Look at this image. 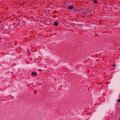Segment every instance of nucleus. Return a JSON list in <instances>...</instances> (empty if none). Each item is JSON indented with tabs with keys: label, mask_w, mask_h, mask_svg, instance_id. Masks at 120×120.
I'll return each instance as SVG.
<instances>
[{
	"label": "nucleus",
	"mask_w": 120,
	"mask_h": 120,
	"mask_svg": "<svg viewBox=\"0 0 120 120\" xmlns=\"http://www.w3.org/2000/svg\"><path fill=\"white\" fill-rule=\"evenodd\" d=\"M37 72H32L31 73V75H34L35 76H36L37 75Z\"/></svg>",
	"instance_id": "f257e3e1"
},
{
	"label": "nucleus",
	"mask_w": 120,
	"mask_h": 120,
	"mask_svg": "<svg viewBox=\"0 0 120 120\" xmlns=\"http://www.w3.org/2000/svg\"><path fill=\"white\" fill-rule=\"evenodd\" d=\"M54 25L55 26H58V23L56 22H54Z\"/></svg>",
	"instance_id": "f03ea898"
},
{
	"label": "nucleus",
	"mask_w": 120,
	"mask_h": 120,
	"mask_svg": "<svg viewBox=\"0 0 120 120\" xmlns=\"http://www.w3.org/2000/svg\"><path fill=\"white\" fill-rule=\"evenodd\" d=\"M74 6H72L71 5L70 6L68 7V8L70 10L72 8H74Z\"/></svg>",
	"instance_id": "7ed1b4c3"
},
{
	"label": "nucleus",
	"mask_w": 120,
	"mask_h": 120,
	"mask_svg": "<svg viewBox=\"0 0 120 120\" xmlns=\"http://www.w3.org/2000/svg\"><path fill=\"white\" fill-rule=\"evenodd\" d=\"M93 1L94 3L96 4L98 3V1L97 0H93Z\"/></svg>",
	"instance_id": "20e7f679"
},
{
	"label": "nucleus",
	"mask_w": 120,
	"mask_h": 120,
	"mask_svg": "<svg viewBox=\"0 0 120 120\" xmlns=\"http://www.w3.org/2000/svg\"><path fill=\"white\" fill-rule=\"evenodd\" d=\"M11 27H14V29L15 28V26H14V25H12L11 26Z\"/></svg>",
	"instance_id": "39448f33"
},
{
	"label": "nucleus",
	"mask_w": 120,
	"mask_h": 120,
	"mask_svg": "<svg viewBox=\"0 0 120 120\" xmlns=\"http://www.w3.org/2000/svg\"><path fill=\"white\" fill-rule=\"evenodd\" d=\"M118 102H120V99H119L117 100Z\"/></svg>",
	"instance_id": "423d86ee"
},
{
	"label": "nucleus",
	"mask_w": 120,
	"mask_h": 120,
	"mask_svg": "<svg viewBox=\"0 0 120 120\" xmlns=\"http://www.w3.org/2000/svg\"><path fill=\"white\" fill-rule=\"evenodd\" d=\"M116 65V64H113L112 65V66H113V67H114V66H115V65Z\"/></svg>",
	"instance_id": "0eeeda50"
},
{
	"label": "nucleus",
	"mask_w": 120,
	"mask_h": 120,
	"mask_svg": "<svg viewBox=\"0 0 120 120\" xmlns=\"http://www.w3.org/2000/svg\"><path fill=\"white\" fill-rule=\"evenodd\" d=\"M87 13L86 12H85L84 13V14L86 15L87 14Z\"/></svg>",
	"instance_id": "6e6552de"
},
{
	"label": "nucleus",
	"mask_w": 120,
	"mask_h": 120,
	"mask_svg": "<svg viewBox=\"0 0 120 120\" xmlns=\"http://www.w3.org/2000/svg\"><path fill=\"white\" fill-rule=\"evenodd\" d=\"M19 25H17V26H19Z\"/></svg>",
	"instance_id": "1a4fd4ad"
},
{
	"label": "nucleus",
	"mask_w": 120,
	"mask_h": 120,
	"mask_svg": "<svg viewBox=\"0 0 120 120\" xmlns=\"http://www.w3.org/2000/svg\"><path fill=\"white\" fill-rule=\"evenodd\" d=\"M29 51L28 50H27V51H28V52Z\"/></svg>",
	"instance_id": "9d476101"
}]
</instances>
